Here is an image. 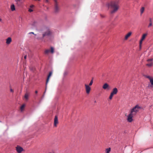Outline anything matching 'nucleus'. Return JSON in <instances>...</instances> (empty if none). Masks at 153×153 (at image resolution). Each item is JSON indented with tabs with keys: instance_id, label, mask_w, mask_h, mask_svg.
I'll use <instances>...</instances> for the list:
<instances>
[{
	"instance_id": "f257e3e1",
	"label": "nucleus",
	"mask_w": 153,
	"mask_h": 153,
	"mask_svg": "<svg viewBox=\"0 0 153 153\" xmlns=\"http://www.w3.org/2000/svg\"><path fill=\"white\" fill-rule=\"evenodd\" d=\"M109 8L111 9V13L113 14L117 11L119 8L118 2L117 1H113L108 4Z\"/></svg>"
},
{
	"instance_id": "f03ea898",
	"label": "nucleus",
	"mask_w": 153,
	"mask_h": 153,
	"mask_svg": "<svg viewBox=\"0 0 153 153\" xmlns=\"http://www.w3.org/2000/svg\"><path fill=\"white\" fill-rule=\"evenodd\" d=\"M46 29V31L43 34L42 36V37H38L37 38L38 39L41 40L45 36H49L52 35V32L48 28H47Z\"/></svg>"
},
{
	"instance_id": "7ed1b4c3",
	"label": "nucleus",
	"mask_w": 153,
	"mask_h": 153,
	"mask_svg": "<svg viewBox=\"0 0 153 153\" xmlns=\"http://www.w3.org/2000/svg\"><path fill=\"white\" fill-rule=\"evenodd\" d=\"M54 12L55 13H57L60 11V7L59 2L57 0H53Z\"/></svg>"
},
{
	"instance_id": "20e7f679",
	"label": "nucleus",
	"mask_w": 153,
	"mask_h": 153,
	"mask_svg": "<svg viewBox=\"0 0 153 153\" xmlns=\"http://www.w3.org/2000/svg\"><path fill=\"white\" fill-rule=\"evenodd\" d=\"M140 108L139 106L137 105L131 110L130 112L133 115H135Z\"/></svg>"
},
{
	"instance_id": "39448f33",
	"label": "nucleus",
	"mask_w": 153,
	"mask_h": 153,
	"mask_svg": "<svg viewBox=\"0 0 153 153\" xmlns=\"http://www.w3.org/2000/svg\"><path fill=\"white\" fill-rule=\"evenodd\" d=\"M16 150L18 153H21L24 151V149L22 147L18 145L16 147Z\"/></svg>"
},
{
	"instance_id": "423d86ee",
	"label": "nucleus",
	"mask_w": 153,
	"mask_h": 153,
	"mask_svg": "<svg viewBox=\"0 0 153 153\" xmlns=\"http://www.w3.org/2000/svg\"><path fill=\"white\" fill-rule=\"evenodd\" d=\"M134 115L132 114L131 112L127 116V120L129 122H131L132 120V118Z\"/></svg>"
},
{
	"instance_id": "0eeeda50",
	"label": "nucleus",
	"mask_w": 153,
	"mask_h": 153,
	"mask_svg": "<svg viewBox=\"0 0 153 153\" xmlns=\"http://www.w3.org/2000/svg\"><path fill=\"white\" fill-rule=\"evenodd\" d=\"M152 60L153 59H148L147 61L148 62V63L146 64V65L149 67L152 66L153 65V63L152 62Z\"/></svg>"
},
{
	"instance_id": "6e6552de",
	"label": "nucleus",
	"mask_w": 153,
	"mask_h": 153,
	"mask_svg": "<svg viewBox=\"0 0 153 153\" xmlns=\"http://www.w3.org/2000/svg\"><path fill=\"white\" fill-rule=\"evenodd\" d=\"M52 72L51 71L50 72H49V74L48 76V77H47V80H46V88H45V91H46V89H47V85L49 82V80L50 79V77H51V76L52 74Z\"/></svg>"
},
{
	"instance_id": "1a4fd4ad",
	"label": "nucleus",
	"mask_w": 153,
	"mask_h": 153,
	"mask_svg": "<svg viewBox=\"0 0 153 153\" xmlns=\"http://www.w3.org/2000/svg\"><path fill=\"white\" fill-rule=\"evenodd\" d=\"M85 90L86 93L89 94L90 93V91L91 90V88L89 85L86 84L85 85Z\"/></svg>"
},
{
	"instance_id": "9d476101",
	"label": "nucleus",
	"mask_w": 153,
	"mask_h": 153,
	"mask_svg": "<svg viewBox=\"0 0 153 153\" xmlns=\"http://www.w3.org/2000/svg\"><path fill=\"white\" fill-rule=\"evenodd\" d=\"M102 88L104 90H109L110 87L107 83H105L103 85Z\"/></svg>"
},
{
	"instance_id": "9b49d317",
	"label": "nucleus",
	"mask_w": 153,
	"mask_h": 153,
	"mask_svg": "<svg viewBox=\"0 0 153 153\" xmlns=\"http://www.w3.org/2000/svg\"><path fill=\"white\" fill-rule=\"evenodd\" d=\"M147 33H145L143 34L142 36L141 39L140 40V44H142L143 41L146 38V36H147Z\"/></svg>"
},
{
	"instance_id": "f8f14e48",
	"label": "nucleus",
	"mask_w": 153,
	"mask_h": 153,
	"mask_svg": "<svg viewBox=\"0 0 153 153\" xmlns=\"http://www.w3.org/2000/svg\"><path fill=\"white\" fill-rule=\"evenodd\" d=\"M58 123V117L57 116H55L54 119V125L55 127L57 126V125Z\"/></svg>"
},
{
	"instance_id": "ddd939ff",
	"label": "nucleus",
	"mask_w": 153,
	"mask_h": 153,
	"mask_svg": "<svg viewBox=\"0 0 153 153\" xmlns=\"http://www.w3.org/2000/svg\"><path fill=\"white\" fill-rule=\"evenodd\" d=\"M30 94V93L28 92H26L25 93L24 96V98L25 99V101H27L28 100Z\"/></svg>"
},
{
	"instance_id": "4468645a",
	"label": "nucleus",
	"mask_w": 153,
	"mask_h": 153,
	"mask_svg": "<svg viewBox=\"0 0 153 153\" xmlns=\"http://www.w3.org/2000/svg\"><path fill=\"white\" fill-rule=\"evenodd\" d=\"M132 34V32H130L128 33L126 35L125 38V40H127L128 39V38L130 37Z\"/></svg>"
},
{
	"instance_id": "2eb2a0df",
	"label": "nucleus",
	"mask_w": 153,
	"mask_h": 153,
	"mask_svg": "<svg viewBox=\"0 0 153 153\" xmlns=\"http://www.w3.org/2000/svg\"><path fill=\"white\" fill-rule=\"evenodd\" d=\"M12 41L11 37H9L6 39V43L7 45L10 44Z\"/></svg>"
},
{
	"instance_id": "dca6fc26",
	"label": "nucleus",
	"mask_w": 153,
	"mask_h": 153,
	"mask_svg": "<svg viewBox=\"0 0 153 153\" xmlns=\"http://www.w3.org/2000/svg\"><path fill=\"white\" fill-rule=\"evenodd\" d=\"M117 92H118V90H117V88H114L113 89V90L111 93L112 94L114 95H115V94H116L117 93Z\"/></svg>"
},
{
	"instance_id": "f3484780",
	"label": "nucleus",
	"mask_w": 153,
	"mask_h": 153,
	"mask_svg": "<svg viewBox=\"0 0 153 153\" xmlns=\"http://www.w3.org/2000/svg\"><path fill=\"white\" fill-rule=\"evenodd\" d=\"M10 9L12 11H14L15 10V5L13 4L10 6Z\"/></svg>"
},
{
	"instance_id": "a211bd4d",
	"label": "nucleus",
	"mask_w": 153,
	"mask_h": 153,
	"mask_svg": "<svg viewBox=\"0 0 153 153\" xmlns=\"http://www.w3.org/2000/svg\"><path fill=\"white\" fill-rule=\"evenodd\" d=\"M111 151V148H110L106 149H105V153H110Z\"/></svg>"
},
{
	"instance_id": "6ab92c4d",
	"label": "nucleus",
	"mask_w": 153,
	"mask_h": 153,
	"mask_svg": "<svg viewBox=\"0 0 153 153\" xmlns=\"http://www.w3.org/2000/svg\"><path fill=\"white\" fill-rule=\"evenodd\" d=\"M144 7H142L140 9V13L142 14L144 12Z\"/></svg>"
},
{
	"instance_id": "aec40b11",
	"label": "nucleus",
	"mask_w": 153,
	"mask_h": 153,
	"mask_svg": "<svg viewBox=\"0 0 153 153\" xmlns=\"http://www.w3.org/2000/svg\"><path fill=\"white\" fill-rule=\"evenodd\" d=\"M25 106V105H24V104H23L21 106V108H20V109H21V111H23V109L24 108Z\"/></svg>"
},
{
	"instance_id": "412c9836",
	"label": "nucleus",
	"mask_w": 153,
	"mask_h": 153,
	"mask_svg": "<svg viewBox=\"0 0 153 153\" xmlns=\"http://www.w3.org/2000/svg\"><path fill=\"white\" fill-rule=\"evenodd\" d=\"M50 51L49 50H46L45 51V53L46 54H48Z\"/></svg>"
},
{
	"instance_id": "4be33fe9",
	"label": "nucleus",
	"mask_w": 153,
	"mask_h": 153,
	"mask_svg": "<svg viewBox=\"0 0 153 153\" xmlns=\"http://www.w3.org/2000/svg\"><path fill=\"white\" fill-rule=\"evenodd\" d=\"M93 78L91 80V81H90V82L88 85H89V86H91L93 83Z\"/></svg>"
},
{
	"instance_id": "5701e85b",
	"label": "nucleus",
	"mask_w": 153,
	"mask_h": 153,
	"mask_svg": "<svg viewBox=\"0 0 153 153\" xmlns=\"http://www.w3.org/2000/svg\"><path fill=\"white\" fill-rule=\"evenodd\" d=\"M51 50L50 51V52H51L52 53H54V49L52 47H51Z\"/></svg>"
},
{
	"instance_id": "b1692460",
	"label": "nucleus",
	"mask_w": 153,
	"mask_h": 153,
	"mask_svg": "<svg viewBox=\"0 0 153 153\" xmlns=\"http://www.w3.org/2000/svg\"><path fill=\"white\" fill-rule=\"evenodd\" d=\"M114 95L113 94H112L111 93L110 94V96L109 97V99L110 100H111L112 99V98L114 96Z\"/></svg>"
},
{
	"instance_id": "393cba45",
	"label": "nucleus",
	"mask_w": 153,
	"mask_h": 153,
	"mask_svg": "<svg viewBox=\"0 0 153 153\" xmlns=\"http://www.w3.org/2000/svg\"><path fill=\"white\" fill-rule=\"evenodd\" d=\"M150 82L151 84V85L152 86H153V78H152V79H150Z\"/></svg>"
},
{
	"instance_id": "a878e982",
	"label": "nucleus",
	"mask_w": 153,
	"mask_h": 153,
	"mask_svg": "<svg viewBox=\"0 0 153 153\" xmlns=\"http://www.w3.org/2000/svg\"><path fill=\"white\" fill-rule=\"evenodd\" d=\"M146 77L148 78L149 80L150 81V79H152L153 78L149 76H146Z\"/></svg>"
},
{
	"instance_id": "bb28decb",
	"label": "nucleus",
	"mask_w": 153,
	"mask_h": 153,
	"mask_svg": "<svg viewBox=\"0 0 153 153\" xmlns=\"http://www.w3.org/2000/svg\"><path fill=\"white\" fill-rule=\"evenodd\" d=\"M37 22L35 21H34L33 23L32 24V25L33 26H35Z\"/></svg>"
},
{
	"instance_id": "cd10ccee",
	"label": "nucleus",
	"mask_w": 153,
	"mask_h": 153,
	"mask_svg": "<svg viewBox=\"0 0 153 153\" xmlns=\"http://www.w3.org/2000/svg\"><path fill=\"white\" fill-rule=\"evenodd\" d=\"M44 1L47 3L49 4L50 2L48 0H44Z\"/></svg>"
},
{
	"instance_id": "c85d7f7f",
	"label": "nucleus",
	"mask_w": 153,
	"mask_h": 153,
	"mask_svg": "<svg viewBox=\"0 0 153 153\" xmlns=\"http://www.w3.org/2000/svg\"><path fill=\"white\" fill-rule=\"evenodd\" d=\"M28 11L30 12H31L33 11V10L31 9H29L28 10Z\"/></svg>"
},
{
	"instance_id": "c756f323",
	"label": "nucleus",
	"mask_w": 153,
	"mask_h": 153,
	"mask_svg": "<svg viewBox=\"0 0 153 153\" xmlns=\"http://www.w3.org/2000/svg\"><path fill=\"white\" fill-rule=\"evenodd\" d=\"M10 91L11 92H12V93L13 92V90L11 88H10Z\"/></svg>"
},
{
	"instance_id": "7c9ffc66",
	"label": "nucleus",
	"mask_w": 153,
	"mask_h": 153,
	"mask_svg": "<svg viewBox=\"0 0 153 153\" xmlns=\"http://www.w3.org/2000/svg\"><path fill=\"white\" fill-rule=\"evenodd\" d=\"M142 44H140V42H139V46H140V49L141 48Z\"/></svg>"
},
{
	"instance_id": "2f4dec72",
	"label": "nucleus",
	"mask_w": 153,
	"mask_h": 153,
	"mask_svg": "<svg viewBox=\"0 0 153 153\" xmlns=\"http://www.w3.org/2000/svg\"><path fill=\"white\" fill-rule=\"evenodd\" d=\"M152 25V22H150L149 24V27H150Z\"/></svg>"
},
{
	"instance_id": "473e14b6",
	"label": "nucleus",
	"mask_w": 153,
	"mask_h": 153,
	"mask_svg": "<svg viewBox=\"0 0 153 153\" xmlns=\"http://www.w3.org/2000/svg\"><path fill=\"white\" fill-rule=\"evenodd\" d=\"M31 33L33 34L34 35H35V36H36V34H35L33 32H30V33H29V34H31Z\"/></svg>"
},
{
	"instance_id": "72a5a7b5",
	"label": "nucleus",
	"mask_w": 153,
	"mask_h": 153,
	"mask_svg": "<svg viewBox=\"0 0 153 153\" xmlns=\"http://www.w3.org/2000/svg\"><path fill=\"white\" fill-rule=\"evenodd\" d=\"M15 1L16 2H18V1H20V0H15Z\"/></svg>"
},
{
	"instance_id": "f704fd0d",
	"label": "nucleus",
	"mask_w": 153,
	"mask_h": 153,
	"mask_svg": "<svg viewBox=\"0 0 153 153\" xmlns=\"http://www.w3.org/2000/svg\"><path fill=\"white\" fill-rule=\"evenodd\" d=\"M34 6L33 5H30V7H31V8H32V7H33Z\"/></svg>"
},
{
	"instance_id": "c9c22d12",
	"label": "nucleus",
	"mask_w": 153,
	"mask_h": 153,
	"mask_svg": "<svg viewBox=\"0 0 153 153\" xmlns=\"http://www.w3.org/2000/svg\"><path fill=\"white\" fill-rule=\"evenodd\" d=\"M152 19H151V18L150 19L149 21H150V22H152Z\"/></svg>"
},
{
	"instance_id": "e433bc0d",
	"label": "nucleus",
	"mask_w": 153,
	"mask_h": 153,
	"mask_svg": "<svg viewBox=\"0 0 153 153\" xmlns=\"http://www.w3.org/2000/svg\"><path fill=\"white\" fill-rule=\"evenodd\" d=\"M37 93H38V91H35V93L36 94H37Z\"/></svg>"
},
{
	"instance_id": "4c0bfd02",
	"label": "nucleus",
	"mask_w": 153,
	"mask_h": 153,
	"mask_svg": "<svg viewBox=\"0 0 153 153\" xmlns=\"http://www.w3.org/2000/svg\"><path fill=\"white\" fill-rule=\"evenodd\" d=\"M100 16H101V17H104V16H102V15H100Z\"/></svg>"
},
{
	"instance_id": "58836bf2",
	"label": "nucleus",
	"mask_w": 153,
	"mask_h": 153,
	"mask_svg": "<svg viewBox=\"0 0 153 153\" xmlns=\"http://www.w3.org/2000/svg\"><path fill=\"white\" fill-rule=\"evenodd\" d=\"M26 57H27V56H24V58H25V59L26 58Z\"/></svg>"
},
{
	"instance_id": "ea45409f",
	"label": "nucleus",
	"mask_w": 153,
	"mask_h": 153,
	"mask_svg": "<svg viewBox=\"0 0 153 153\" xmlns=\"http://www.w3.org/2000/svg\"><path fill=\"white\" fill-rule=\"evenodd\" d=\"M2 21V19H1L0 18V21L1 22Z\"/></svg>"
},
{
	"instance_id": "a19ab883",
	"label": "nucleus",
	"mask_w": 153,
	"mask_h": 153,
	"mask_svg": "<svg viewBox=\"0 0 153 153\" xmlns=\"http://www.w3.org/2000/svg\"><path fill=\"white\" fill-rule=\"evenodd\" d=\"M51 153V152H50V153Z\"/></svg>"
},
{
	"instance_id": "79ce46f5",
	"label": "nucleus",
	"mask_w": 153,
	"mask_h": 153,
	"mask_svg": "<svg viewBox=\"0 0 153 153\" xmlns=\"http://www.w3.org/2000/svg\"><path fill=\"white\" fill-rule=\"evenodd\" d=\"M0 122H1V121H0Z\"/></svg>"
}]
</instances>
